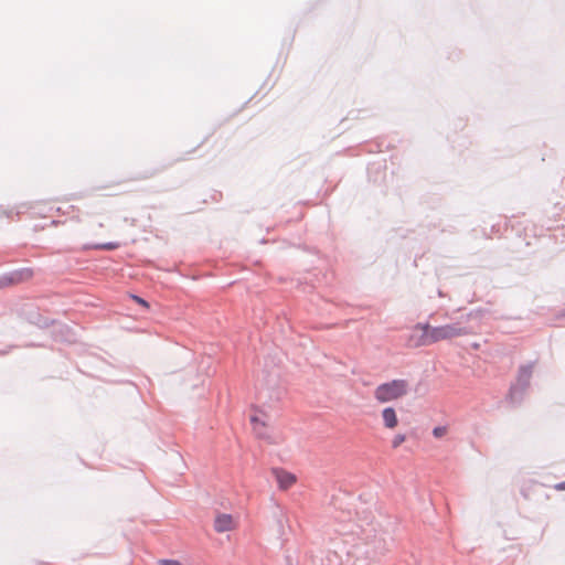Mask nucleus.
<instances>
[{
  "label": "nucleus",
  "mask_w": 565,
  "mask_h": 565,
  "mask_svg": "<svg viewBox=\"0 0 565 565\" xmlns=\"http://www.w3.org/2000/svg\"><path fill=\"white\" fill-rule=\"evenodd\" d=\"M406 380H393L379 385L374 391V397L379 403H388L402 398L408 392Z\"/></svg>",
  "instance_id": "nucleus-1"
},
{
  "label": "nucleus",
  "mask_w": 565,
  "mask_h": 565,
  "mask_svg": "<svg viewBox=\"0 0 565 565\" xmlns=\"http://www.w3.org/2000/svg\"><path fill=\"white\" fill-rule=\"evenodd\" d=\"M433 327L428 323L416 324L409 334L408 344L414 348L434 344Z\"/></svg>",
  "instance_id": "nucleus-2"
},
{
  "label": "nucleus",
  "mask_w": 565,
  "mask_h": 565,
  "mask_svg": "<svg viewBox=\"0 0 565 565\" xmlns=\"http://www.w3.org/2000/svg\"><path fill=\"white\" fill-rule=\"evenodd\" d=\"M431 332L434 335V343L444 340H451L467 333L466 329L457 323L433 327Z\"/></svg>",
  "instance_id": "nucleus-3"
},
{
  "label": "nucleus",
  "mask_w": 565,
  "mask_h": 565,
  "mask_svg": "<svg viewBox=\"0 0 565 565\" xmlns=\"http://www.w3.org/2000/svg\"><path fill=\"white\" fill-rule=\"evenodd\" d=\"M273 475L275 476L278 487L281 490H288L297 481V478L294 473L284 469L275 468L273 469Z\"/></svg>",
  "instance_id": "nucleus-4"
},
{
  "label": "nucleus",
  "mask_w": 565,
  "mask_h": 565,
  "mask_svg": "<svg viewBox=\"0 0 565 565\" xmlns=\"http://www.w3.org/2000/svg\"><path fill=\"white\" fill-rule=\"evenodd\" d=\"M236 527V521L231 514L220 513L214 520V530L217 533L233 531Z\"/></svg>",
  "instance_id": "nucleus-5"
},
{
  "label": "nucleus",
  "mask_w": 565,
  "mask_h": 565,
  "mask_svg": "<svg viewBox=\"0 0 565 565\" xmlns=\"http://www.w3.org/2000/svg\"><path fill=\"white\" fill-rule=\"evenodd\" d=\"M33 276L34 270L32 268L25 267L12 273L8 280L9 284H20L32 279Z\"/></svg>",
  "instance_id": "nucleus-6"
},
{
  "label": "nucleus",
  "mask_w": 565,
  "mask_h": 565,
  "mask_svg": "<svg viewBox=\"0 0 565 565\" xmlns=\"http://www.w3.org/2000/svg\"><path fill=\"white\" fill-rule=\"evenodd\" d=\"M384 426L388 429H394L398 424L396 412L393 407H386L382 412Z\"/></svg>",
  "instance_id": "nucleus-7"
},
{
  "label": "nucleus",
  "mask_w": 565,
  "mask_h": 565,
  "mask_svg": "<svg viewBox=\"0 0 565 565\" xmlns=\"http://www.w3.org/2000/svg\"><path fill=\"white\" fill-rule=\"evenodd\" d=\"M42 211H47L50 214V216H53L52 214V211L55 210V212L62 214V215H68V216H72V217H77L76 215H74L75 213L78 212V210L76 209V206L72 205V204H65L63 206H56V207H53V206H49L46 209V206L44 205L42 209Z\"/></svg>",
  "instance_id": "nucleus-8"
},
{
  "label": "nucleus",
  "mask_w": 565,
  "mask_h": 565,
  "mask_svg": "<svg viewBox=\"0 0 565 565\" xmlns=\"http://www.w3.org/2000/svg\"><path fill=\"white\" fill-rule=\"evenodd\" d=\"M532 365L522 366L519 371V380L527 383L532 376Z\"/></svg>",
  "instance_id": "nucleus-9"
},
{
  "label": "nucleus",
  "mask_w": 565,
  "mask_h": 565,
  "mask_svg": "<svg viewBox=\"0 0 565 565\" xmlns=\"http://www.w3.org/2000/svg\"><path fill=\"white\" fill-rule=\"evenodd\" d=\"M119 247L118 243H105L90 246L94 249L114 250Z\"/></svg>",
  "instance_id": "nucleus-10"
},
{
  "label": "nucleus",
  "mask_w": 565,
  "mask_h": 565,
  "mask_svg": "<svg viewBox=\"0 0 565 565\" xmlns=\"http://www.w3.org/2000/svg\"><path fill=\"white\" fill-rule=\"evenodd\" d=\"M447 434V428L445 426H438V427H435L434 430H433V435L436 437V438H441L444 437L445 435Z\"/></svg>",
  "instance_id": "nucleus-11"
},
{
  "label": "nucleus",
  "mask_w": 565,
  "mask_h": 565,
  "mask_svg": "<svg viewBox=\"0 0 565 565\" xmlns=\"http://www.w3.org/2000/svg\"><path fill=\"white\" fill-rule=\"evenodd\" d=\"M405 439H406L405 435H402V434L396 435L392 440L393 448H397L398 446H401L405 441Z\"/></svg>",
  "instance_id": "nucleus-12"
},
{
  "label": "nucleus",
  "mask_w": 565,
  "mask_h": 565,
  "mask_svg": "<svg viewBox=\"0 0 565 565\" xmlns=\"http://www.w3.org/2000/svg\"><path fill=\"white\" fill-rule=\"evenodd\" d=\"M158 565H183V564L178 559L163 558V559L158 561Z\"/></svg>",
  "instance_id": "nucleus-13"
},
{
  "label": "nucleus",
  "mask_w": 565,
  "mask_h": 565,
  "mask_svg": "<svg viewBox=\"0 0 565 565\" xmlns=\"http://www.w3.org/2000/svg\"><path fill=\"white\" fill-rule=\"evenodd\" d=\"M252 423L254 425V430L260 434V428L265 426L263 422H260L256 416L252 417Z\"/></svg>",
  "instance_id": "nucleus-14"
},
{
  "label": "nucleus",
  "mask_w": 565,
  "mask_h": 565,
  "mask_svg": "<svg viewBox=\"0 0 565 565\" xmlns=\"http://www.w3.org/2000/svg\"><path fill=\"white\" fill-rule=\"evenodd\" d=\"M252 423L254 425V430L260 434V428L265 426L263 422H260L256 416L252 417Z\"/></svg>",
  "instance_id": "nucleus-15"
},
{
  "label": "nucleus",
  "mask_w": 565,
  "mask_h": 565,
  "mask_svg": "<svg viewBox=\"0 0 565 565\" xmlns=\"http://www.w3.org/2000/svg\"><path fill=\"white\" fill-rule=\"evenodd\" d=\"M132 299H134L138 305H140V306L145 307L146 309H149V303H148L145 299H142V298L138 297V296H132Z\"/></svg>",
  "instance_id": "nucleus-16"
},
{
  "label": "nucleus",
  "mask_w": 565,
  "mask_h": 565,
  "mask_svg": "<svg viewBox=\"0 0 565 565\" xmlns=\"http://www.w3.org/2000/svg\"><path fill=\"white\" fill-rule=\"evenodd\" d=\"M555 489H556V490H561V491H562V490H565V481H564V482H561V483H557V484L555 486Z\"/></svg>",
  "instance_id": "nucleus-17"
}]
</instances>
